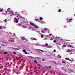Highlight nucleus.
<instances>
[{
    "label": "nucleus",
    "instance_id": "obj_1",
    "mask_svg": "<svg viewBox=\"0 0 75 75\" xmlns=\"http://www.w3.org/2000/svg\"><path fill=\"white\" fill-rule=\"evenodd\" d=\"M30 25H31L32 26H33V27H35V26L36 25H35V24L33 23H32L30 22Z\"/></svg>",
    "mask_w": 75,
    "mask_h": 75
},
{
    "label": "nucleus",
    "instance_id": "obj_2",
    "mask_svg": "<svg viewBox=\"0 0 75 75\" xmlns=\"http://www.w3.org/2000/svg\"><path fill=\"white\" fill-rule=\"evenodd\" d=\"M14 20H15L16 23H18V19L17 18H15Z\"/></svg>",
    "mask_w": 75,
    "mask_h": 75
},
{
    "label": "nucleus",
    "instance_id": "obj_3",
    "mask_svg": "<svg viewBox=\"0 0 75 75\" xmlns=\"http://www.w3.org/2000/svg\"><path fill=\"white\" fill-rule=\"evenodd\" d=\"M4 26H0V29L1 30L2 29H4Z\"/></svg>",
    "mask_w": 75,
    "mask_h": 75
},
{
    "label": "nucleus",
    "instance_id": "obj_4",
    "mask_svg": "<svg viewBox=\"0 0 75 75\" xmlns=\"http://www.w3.org/2000/svg\"><path fill=\"white\" fill-rule=\"evenodd\" d=\"M4 10L3 8L0 9V12H3Z\"/></svg>",
    "mask_w": 75,
    "mask_h": 75
},
{
    "label": "nucleus",
    "instance_id": "obj_5",
    "mask_svg": "<svg viewBox=\"0 0 75 75\" xmlns=\"http://www.w3.org/2000/svg\"><path fill=\"white\" fill-rule=\"evenodd\" d=\"M37 50L38 51H41V52H44V51L43 50H41L40 49H38Z\"/></svg>",
    "mask_w": 75,
    "mask_h": 75
},
{
    "label": "nucleus",
    "instance_id": "obj_6",
    "mask_svg": "<svg viewBox=\"0 0 75 75\" xmlns=\"http://www.w3.org/2000/svg\"><path fill=\"white\" fill-rule=\"evenodd\" d=\"M32 40H37V39L34 38H31Z\"/></svg>",
    "mask_w": 75,
    "mask_h": 75
},
{
    "label": "nucleus",
    "instance_id": "obj_7",
    "mask_svg": "<svg viewBox=\"0 0 75 75\" xmlns=\"http://www.w3.org/2000/svg\"><path fill=\"white\" fill-rule=\"evenodd\" d=\"M18 26H21V23H18L17 25Z\"/></svg>",
    "mask_w": 75,
    "mask_h": 75
},
{
    "label": "nucleus",
    "instance_id": "obj_8",
    "mask_svg": "<svg viewBox=\"0 0 75 75\" xmlns=\"http://www.w3.org/2000/svg\"><path fill=\"white\" fill-rule=\"evenodd\" d=\"M44 30L45 31H48V29H47V28H44Z\"/></svg>",
    "mask_w": 75,
    "mask_h": 75
},
{
    "label": "nucleus",
    "instance_id": "obj_9",
    "mask_svg": "<svg viewBox=\"0 0 75 75\" xmlns=\"http://www.w3.org/2000/svg\"><path fill=\"white\" fill-rule=\"evenodd\" d=\"M22 27H23V28H27V27L25 26L24 25H23Z\"/></svg>",
    "mask_w": 75,
    "mask_h": 75
},
{
    "label": "nucleus",
    "instance_id": "obj_10",
    "mask_svg": "<svg viewBox=\"0 0 75 75\" xmlns=\"http://www.w3.org/2000/svg\"><path fill=\"white\" fill-rule=\"evenodd\" d=\"M42 61H45V59H44V58L42 59Z\"/></svg>",
    "mask_w": 75,
    "mask_h": 75
},
{
    "label": "nucleus",
    "instance_id": "obj_11",
    "mask_svg": "<svg viewBox=\"0 0 75 75\" xmlns=\"http://www.w3.org/2000/svg\"><path fill=\"white\" fill-rule=\"evenodd\" d=\"M22 40H25V38L24 37H22Z\"/></svg>",
    "mask_w": 75,
    "mask_h": 75
},
{
    "label": "nucleus",
    "instance_id": "obj_12",
    "mask_svg": "<svg viewBox=\"0 0 75 75\" xmlns=\"http://www.w3.org/2000/svg\"><path fill=\"white\" fill-rule=\"evenodd\" d=\"M65 59L66 60H69V58H65Z\"/></svg>",
    "mask_w": 75,
    "mask_h": 75
},
{
    "label": "nucleus",
    "instance_id": "obj_13",
    "mask_svg": "<svg viewBox=\"0 0 75 75\" xmlns=\"http://www.w3.org/2000/svg\"><path fill=\"white\" fill-rule=\"evenodd\" d=\"M40 21H41V20H42V18L41 17H40Z\"/></svg>",
    "mask_w": 75,
    "mask_h": 75
},
{
    "label": "nucleus",
    "instance_id": "obj_14",
    "mask_svg": "<svg viewBox=\"0 0 75 75\" xmlns=\"http://www.w3.org/2000/svg\"><path fill=\"white\" fill-rule=\"evenodd\" d=\"M35 21H38V22H39V19H37L35 20Z\"/></svg>",
    "mask_w": 75,
    "mask_h": 75
},
{
    "label": "nucleus",
    "instance_id": "obj_15",
    "mask_svg": "<svg viewBox=\"0 0 75 75\" xmlns=\"http://www.w3.org/2000/svg\"><path fill=\"white\" fill-rule=\"evenodd\" d=\"M41 32L42 33H45V31H44V30H42Z\"/></svg>",
    "mask_w": 75,
    "mask_h": 75
},
{
    "label": "nucleus",
    "instance_id": "obj_16",
    "mask_svg": "<svg viewBox=\"0 0 75 75\" xmlns=\"http://www.w3.org/2000/svg\"><path fill=\"white\" fill-rule=\"evenodd\" d=\"M35 28H39V27H38V26H35Z\"/></svg>",
    "mask_w": 75,
    "mask_h": 75
},
{
    "label": "nucleus",
    "instance_id": "obj_17",
    "mask_svg": "<svg viewBox=\"0 0 75 75\" xmlns=\"http://www.w3.org/2000/svg\"><path fill=\"white\" fill-rule=\"evenodd\" d=\"M34 62H35V63H38V62H37V61H36V60H34Z\"/></svg>",
    "mask_w": 75,
    "mask_h": 75
},
{
    "label": "nucleus",
    "instance_id": "obj_18",
    "mask_svg": "<svg viewBox=\"0 0 75 75\" xmlns=\"http://www.w3.org/2000/svg\"><path fill=\"white\" fill-rule=\"evenodd\" d=\"M4 71H7L8 70L7 68H4Z\"/></svg>",
    "mask_w": 75,
    "mask_h": 75
},
{
    "label": "nucleus",
    "instance_id": "obj_19",
    "mask_svg": "<svg viewBox=\"0 0 75 75\" xmlns=\"http://www.w3.org/2000/svg\"><path fill=\"white\" fill-rule=\"evenodd\" d=\"M23 52H25L26 50H25L24 49L23 50Z\"/></svg>",
    "mask_w": 75,
    "mask_h": 75
},
{
    "label": "nucleus",
    "instance_id": "obj_20",
    "mask_svg": "<svg viewBox=\"0 0 75 75\" xmlns=\"http://www.w3.org/2000/svg\"><path fill=\"white\" fill-rule=\"evenodd\" d=\"M7 19H6L5 20H4V22H5V23H6V22H7Z\"/></svg>",
    "mask_w": 75,
    "mask_h": 75
},
{
    "label": "nucleus",
    "instance_id": "obj_21",
    "mask_svg": "<svg viewBox=\"0 0 75 75\" xmlns=\"http://www.w3.org/2000/svg\"><path fill=\"white\" fill-rule=\"evenodd\" d=\"M4 54H7V52H4Z\"/></svg>",
    "mask_w": 75,
    "mask_h": 75
},
{
    "label": "nucleus",
    "instance_id": "obj_22",
    "mask_svg": "<svg viewBox=\"0 0 75 75\" xmlns=\"http://www.w3.org/2000/svg\"><path fill=\"white\" fill-rule=\"evenodd\" d=\"M63 47H66V45H63Z\"/></svg>",
    "mask_w": 75,
    "mask_h": 75
},
{
    "label": "nucleus",
    "instance_id": "obj_23",
    "mask_svg": "<svg viewBox=\"0 0 75 75\" xmlns=\"http://www.w3.org/2000/svg\"><path fill=\"white\" fill-rule=\"evenodd\" d=\"M58 11L59 12H61V10L60 9H59Z\"/></svg>",
    "mask_w": 75,
    "mask_h": 75
},
{
    "label": "nucleus",
    "instance_id": "obj_24",
    "mask_svg": "<svg viewBox=\"0 0 75 75\" xmlns=\"http://www.w3.org/2000/svg\"><path fill=\"white\" fill-rule=\"evenodd\" d=\"M13 53L14 54H17L16 52H13Z\"/></svg>",
    "mask_w": 75,
    "mask_h": 75
},
{
    "label": "nucleus",
    "instance_id": "obj_25",
    "mask_svg": "<svg viewBox=\"0 0 75 75\" xmlns=\"http://www.w3.org/2000/svg\"><path fill=\"white\" fill-rule=\"evenodd\" d=\"M10 41H11V42H12V41H13V42H14V41L13 40H10Z\"/></svg>",
    "mask_w": 75,
    "mask_h": 75
},
{
    "label": "nucleus",
    "instance_id": "obj_26",
    "mask_svg": "<svg viewBox=\"0 0 75 75\" xmlns=\"http://www.w3.org/2000/svg\"><path fill=\"white\" fill-rule=\"evenodd\" d=\"M72 19H69V20L70 21H72Z\"/></svg>",
    "mask_w": 75,
    "mask_h": 75
},
{
    "label": "nucleus",
    "instance_id": "obj_27",
    "mask_svg": "<svg viewBox=\"0 0 75 75\" xmlns=\"http://www.w3.org/2000/svg\"><path fill=\"white\" fill-rule=\"evenodd\" d=\"M41 37H42V38H44V36L43 35H41Z\"/></svg>",
    "mask_w": 75,
    "mask_h": 75
},
{
    "label": "nucleus",
    "instance_id": "obj_28",
    "mask_svg": "<svg viewBox=\"0 0 75 75\" xmlns=\"http://www.w3.org/2000/svg\"><path fill=\"white\" fill-rule=\"evenodd\" d=\"M54 42H56V40H54L53 41Z\"/></svg>",
    "mask_w": 75,
    "mask_h": 75
},
{
    "label": "nucleus",
    "instance_id": "obj_29",
    "mask_svg": "<svg viewBox=\"0 0 75 75\" xmlns=\"http://www.w3.org/2000/svg\"><path fill=\"white\" fill-rule=\"evenodd\" d=\"M11 8H8L7 9V11H8L9 10H11Z\"/></svg>",
    "mask_w": 75,
    "mask_h": 75
},
{
    "label": "nucleus",
    "instance_id": "obj_30",
    "mask_svg": "<svg viewBox=\"0 0 75 75\" xmlns=\"http://www.w3.org/2000/svg\"><path fill=\"white\" fill-rule=\"evenodd\" d=\"M68 52H71V50H68Z\"/></svg>",
    "mask_w": 75,
    "mask_h": 75
},
{
    "label": "nucleus",
    "instance_id": "obj_31",
    "mask_svg": "<svg viewBox=\"0 0 75 75\" xmlns=\"http://www.w3.org/2000/svg\"><path fill=\"white\" fill-rule=\"evenodd\" d=\"M51 35H52V34H51L48 35V36H51Z\"/></svg>",
    "mask_w": 75,
    "mask_h": 75
},
{
    "label": "nucleus",
    "instance_id": "obj_32",
    "mask_svg": "<svg viewBox=\"0 0 75 75\" xmlns=\"http://www.w3.org/2000/svg\"><path fill=\"white\" fill-rule=\"evenodd\" d=\"M62 63H64V64H65V62L64 61L62 62Z\"/></svg>",
    "mask_w": 75,
    "mask_h": 75
},
{
    "label": "nucleus",
    "instance_id": "obj_33",
    "mask_svg": "<svg viewBox=\"0 0 75 75\" xmlns=\"http://www.w3.org/2000/svg\"><path fill=\"white\" fill-rule=\"evenodd\" d=\"M68 46L69 47H71V45H68Z\"/></svg>",
    "mask_w": 75,
    "mask_h": 75
},
{
    "label": "nucleus",
    "instance_id": "obj_34",
    "mask_svg": "<svg viewBox=\"0 0 75 75\" xmlns=\"http://www.w3.org/2000/svg\"><path fill=\"white\" fill-rule=\"evenodd\" d=\"M45 45L46 46H47L48 45V44H47V43H46L45 44Z\"/></svg>",
    "mask_w": 75,
    "mask_h": 75
},
{
    "label": "nucleus",
    "instance_id": "obj_35",
    "mask_svg": "<svg viewBox=\"0 0 75 75\" xmlns=\"http://www.w3.org/2000/svg\"><path fill=\"white\" fill-rule=\"evenodd\" d=\"M36 58H37V59H40V58L39 57H36Z\"/></svg>",
    "mask_w": 75,
    "mask_h": 75
},
{
    "label": "nucleus",
    "instance_id": "obj_36",
    "mask_svg": "<svg viewBox=\"0 0 75 75\" xmlns=\"http://www.w3.org/2000/svg\"><path fill=\"white\" fill-rule=\"evenodd\" d=\"M53 52H56V50H54L53 51Z\"/></svg>",
    "mask_w": 75,
    "mask_h": 75
},
{
    "label": "nucleus",
    "instance_id": "obj_37",
    "mask_svg": "<svg viewBox=\"0 0 75 75\" xmlns=\"http://www.w3.org/2000/svg\"><path fill=\"white\" fill-rule=\"evenodd\" d=\"M25 54H27V52H25Z\"/></svg>",
    "mask_w": 75,
    "mask_h": 75
},
{
    "label": "nucleus",
    "instance_id": "obj_38",
    "mask_svg": "<svg viewBox=\"0 0 75 75\" xmlns=\"http://www.w3.org/2000/svg\"><path fill=\"white\" fill-rule=\"evenodd\" d=\"M49 68L51 69V67L49 66Z\"/></svg>",
    "mask_w": 75,
    "mask_h": 75
},
{
    "label": "nucleus",
    "instance_id": "obj_39",
    "mask_svg": "<svg viewBox=\"0 0 75 75\" xmlns=\"http://www.w3.org/2000/svg\"><path fill=\"white\" fill-rule=\"evenodd\" d=\"M29 29H31V27H29Z\"/></svg>",
    "mask_w": 75,
    "mask_h": 75
},
{
    "label": "nucleus",
    "instance_id": "obj_40",
    "mask_svg": "<svg viewBox=\"0 0 75 75\" xmlns=\"http://www.w3.org/2000/svg\"><path fill=\"white\" fill-rule=\"evenodd\" d=\"M69 60L70 61H71V62H72V60H71V59H69Z\"/></svg>",
    "mask_w": 75,
    "mask_h": 75
},
{
    "label": "nucleus",
    "instance_id": "obj_41",
    "mask_svg": "<svg viewBox=\"0 0 75 75\" xmlns=\"http://www.w3.org/2000/svg\"><path fill=\"white\" fill-rule=\"evenodd\" d=\"M53 40V39H52V38H51L50 39V40Z\"/></svg>",
    "mask_w": 75,
    "mask_h": 75
},
{
    "label": "nucleus",
    "instance_id": "obj_42",
    "mask_svg": "<svg viewBox=\"0 0 75 75\" xmlns=\"http://www.w3.org/2000/svg\"><path fill=\"white\" fill-rule=\"evenodd\" d=\"M5 11L6 13H7V11Z\"/></svg>",
    "mask_w": 75,
    "mask_h": 75
},
{
    "label": "nucleus",
    "instance_id": "obj_43",
    "mask_svg": "<svg viewBox=\"0 0 75 75\" xmlns=\"http://www.w3.org/2000/svg\"><path fill=\"white\" fill-rule=\"evenodd\" d=\"M15 50H18V49H16Z\"/></svg>",
    "mask_w": 75,
    "mask_h": 75
},
{
    "label": "nucleus",
    "instance_id": "obj_44",
    "mask_svg": "<svg viewBox=\"0 0 75 75\" xmlns=\"http://www.w3.org/2000/svg\"><path fill=\"white\" fill-rule=\"evenodd\" d=\"M13 35H16V34H15V33H14Z\"/></svg>",
    "mask_w": 75,
    "mask_h": 75
},
{
    "label": "nucleus",
    "instance_id": "obj_45",
    "mask_svg": "<svg viewBox=\"0 0 75 75\" xmlns=\"http://www.w3.org/2000/svg\"><path fill=\"white\" fill-rule=\"evenodd\" d=\"M11 39H13V40H14V39L13 38H11Z\"/></svg>",
    "mask_w": 75,
    "mask_h": 75
},
{
    "label": "nucleus",
    "instance_id": "obj_46",
    "mask_svg": "<svg viewBox=\"0 0 75 75\" xmlns=\"http://www.w3.org/2000/svg\"><path fill=\"white\" fill-rule=\"evenodd\" d=\"M38 66H40V64H38Z\"/></svg>",
    "mask_w": 75,
    "mask_h": 75
},
{
    "label": "nucleus",
    "instance_id": "obj_47",
    "mask_svg": "<svg viewBox=\"0 0 75 75\" xmlns=\"http://www.w3.org/2000/svg\"><path fill=\"white\" fill-rule=\"evenodd\" d=\"M68 23H70V21H68Z\"/></svg>",
    "mask_w": 75,
    "mask_h": 75
},
{
    "label": "nucleus",
    "instance_id": "obj_48",
    "mask_svg": "<svg viewBox=\"0 0 75 75\" xmlns=\"http://www.w3.org/2000/svg\"><path fill=\"white\" fill-rule=\"evenodd\" d=\"M16 17H18V16H16Z\"/></svg>",
    "mask_w": 75,
    "mask_h": 75
},
{
    "label": "nucleus",
    "instance_id": "obj_49",
    "mask_svg": "<svg viewBox=\"0 0 75 75\" xmlns=\"http://www.w3.org/2000/svg\"><path fill=\"white\" fill-rule=\"evenodd\" d=\"M27 54H30L29 53H28Z\"/></svg>",
    "mask_w": 75,
    "mask_h": 75
},
{
    "label": "nucleus",
    "instance_id": "obj_50",
    "mask_svg": "<svg viewBox=\"0 0 75 75\" xmlns=\"http://www.w3.org/2000/svg\"><path fill=\"white\" fill-rule=\"evenodd\" d=\"M62 68H64V67H62Z\"/></svg>",
    "mask_w": 75,
    "mask_h": 75
},
{
    "label": "nucleus",
    "instance_id": "obj_51",
    "mask_svg": "<svg viewBox=\"0 0 75 75\" xmlns=\"http://www.w3.org/2000/svg\"><path fill=\"white\" fill-rule=\"evenodd\" d=\"M67 41H68L69 40H67Z\"/></svg>",
    "mask_w": 75,
    "mask_h": 75
},
{
    "label": "nucleus",
    "instance_id": "obj_52",
    "mask_svg": "<svg viewBox=\"0 0 75 75\" xmlns=\"http://www.w3.org/2000/svg\"><path fill=\"white\" fill-rule=\"evenodd\" d=\"M0 65H1V64H0Z\"/></svg>",
    "mask_w": 75,
    "mask_h": 75
},
{
    "label": "nucleus",
    "instance_id": "obj_53",
    "mask_svg": "<svg viewBox=\"0 0 75 75\" xmlns=\"http://www.w3.org/2000/svg\"><path fill=\"white\" fill-rule=\"evenodd\" d=\"M74 69H75V68H74Z\"/></svg>",
    "mask_w": 75,
    "mask_h": 75
}]
</instances>
